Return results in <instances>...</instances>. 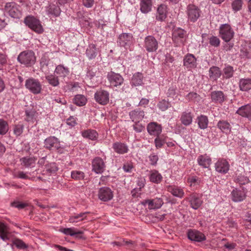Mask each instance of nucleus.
Instances as JSON below:
<instances>
[{
  "mask_svg": "<svg viewBox=\"0 0 251 251\" xmlns=\"http://www.w3.org/2000/svg\"><path fill=\"white\" fill-rule=\"evenodd\" d=\"M44 147L50 150H53L62 153L63 149L59 140L54 136H50L44 141Z\"/></svg>",
  "mask_w": 251,
  "mask_h": 251,
  "instance_id": "3",
  "label": "nucleus"
},
{
  "mask_svg": "<svg viewBox=\"0 0 251 251\" xmlns=\"http://www.w3.org/2000/svg\"><path fill=\"white\" fill-rule=\"evenodd\" d=\"M41 69L45 74H48L50 71L51 68H50V63L49 61L45 58H42L41 62Z\"/></svg>",
  "mask_w": 251,
  "mask_h": 251,
  "instance_id": "48",
  "label": "nucleus"
},
{
  "mask_svg": "<svg viewBox=\"0 0 251 251\" xmlns=\"http://www.w3.org/2000/svg\"><path fill=\"white\" fill-rule=\"evenodd\" d=\"M170 106L169 102L165 100L159 101L157 104L158 108L163 111L166 110Z\"/></svg>",
  "mask_w": 251,
  "mask_h": 251,
  "instance_id": "56",
  "label": "nucleus"
},
{
  "mask_svg": "<svg viewBox=\"0 0 251 251\" xmlns=\"http://www.w3.org/2000/svg\"><path fill=\"white\" fill-rule=\"evenodd\" d=\"M219 34L224 41L228 42L233 37L234 32L229 25L224 24L220 26Z\"/></svg>",
  "mask_w": 251,
  "mask_h": 251,
  "instance_id": "6",
  "label": "nucleus"
},
{
  "mask_svg": "<svg viewBox=\"0 0 251 251\" xmlns=\"http://www.w3.org/2000/svg\"><path fill=\"white\" fill-rule=\"evenodd\" d=\"M246 197V191L245 189H238L235 188L232 190L231 193V198L232 200L236 202H240L244 201Z\"/></svg>",
  "mask_w": 251,
  "mask_h": 251,
  "instance_id": "14",
  "label": "nucleus"
},
{
  "mask_svg": "<svg viewBox=\"0 0 251 251\" xmlns=\"http://www.w3.org/2000/svg\"><path fill=\"white\" fill-rule=\"evenodd\" d=\"M107 79L111 86L118 87L124 82V78L118 73L113 71L108 72L107 75Z\"/></svg>",
  "mask_w": 251,
  "mask_h": 251,
  "instance_id": "8",
  "label": "nucleus"
},
{
  "mask_svg": "<svg viewBox=\"0 0 251 251\" xmlns=\"http://www.w3.org/2000/svg\"><path fill=\"white\" fill-rule=\"evenodd\" d=\"M46 75V78L50 85L54 87L59 85V80L57 76L53 75Z\"/></svg>",
  "mask_w": 251,
  "mask_h": 251,
  "instance_id": "46",
  "label": "nucleus"
},
{
  "mask_svg": "<svg viewBox=\"0 0 251 251\" xmlns=\"http://www.w3.org/2000/svg\"><path fill=\"white\" fill-rule=\"evenodd\" d=\"M94 98L99 104L105 105L109 102V94L107 91L100 89L95 93Z\"/></svg>",
  "mask_w": 251,
  "mask_h": 251,
  "instance_id": "11",
  "label": "nucleus"
},
{
  "mask_svg": "<svg viewBox=\"0 0 251 251\" xmlns=\"http://www.w3.org/2000/svg\"><path fill=\"white\" fill-rule=\"evenodd\" d=\"M8 125L6 121L0 119V135H4L8 131Z\"/></svg>",
  "mask_w": 251,
  "mask_h": 251,
  "instance_id": "52",
  "label": "nucleus"
},
{
  "mask_svg": "<svg viewBox=\"0 0 251 251\" xmlns=\"http://www.w3.org/2000/svg\"><path fill=\"white\" fill-rule=\"evenodd\" d=\"M60 231L64 234L70 235L72 236H75V235L81 234L83 233L81 231L77 230L75 227L64 228L61 229Z\"/></svg>",
  "mask_w": 251,
  "mask_h": 251,
  "instance_id": "40",
  "label": "nucleus"
},
{
  "mask_svg": "<svg viewBox=\"0 0 251 251\" xmlns=\"http://www.w3.org/2000/svg\"><path fill=\"white\" fill-rule=\"evenodd\" d=\"M24 127L22 125L16 126L14 128V133L16 136H20L23 132Z\"/></svg>",
  "mask_w": 251,
  "mask_h": 251,
  "instance_id": "63",
  "label": "nucleus"
},
{
  "mask_svg": "<svg viewBox=\"0 0 251 251\" xmlns=\"http://www.w3.org/2000/svg\"><path fill=\"white\" fill-rule=\"evenodd\" d=\"M0 238L3 241L9 240V232L8 227L3 223H0Z\"/></svg>",
  "mask_w": 251,
  "mask_h": 251,
  "instance_id": "33",
  "label": "nucleus"
},
{
  "mask_svg": "<svg viewBox=\"0 0 251 251\" xmlns=\"http://www.w3.org/2000/svg\"><path fill=\"white\" fill-rule=\"evenodd\" d=\"M209 43L212 46L217 47L220 45V40L216 36H211L209 38Z\"/></svg>",
  "mask_w": 251,
  "mask_h": 251,
  "instance_id": "60",
  "label": "nucleus"
},
{
  "mask_svg": "<svg viewBox=\"0 0 251 251\" xmlns=\"http://www.w3.org/2000/svg\"><path fill=\"white\" fill-rule=\"evenodd\" d=\"M88 213V212H83L72 215L69 218V222L70 223L74 224L86 220Z\"/></svg>",
  "mask_w": 251,
  "mask_h": 251,
  "instance_id": "31",
  "label": "nucleus"
},
{
  "mask_svg": "<svg viewBox=\"0 0 251 251\" xmlns=\"http://www.w3.org/2000/svg\"><path fill=\"white\" fill-rule=\"evenodd\" d=\"M187 199L190 201L191 207L194 209L199 208L202 202L199 195L195 193L190 195Z\"/></svg>",
  "mask_w": 251,
  "mask_h": 251,
  "instance_id": "21",
  "label": "nucleus"
},
{
  "mask_svg": "<svg viewBox=\"0 0 251 251\" xmlns=\"http://www.w3.org/2000/svg\"><path fill=\"white\" fill-rule=\"evenodd\" d=\"M143 76L141 73H135L132 77L131 84L135 86L141 85L143 84Z\"/></svg>",
  "mask_w": 251,
  "mask_h": 251,
  "instance_id": "37",
  "label": "nucleus"
},
{
  "mask_svg": "<svg viewBox=\"0 0 251 251\" xmlns=\"http://www.w3.org/2000/svg\"><path fill=\"white\" fill-rule=\"evenodd\" d=\"M36 113L34 110H30L25 111V120L28 122L33 123L36 120Z\"/></svg>",
  "mask_w": 251,
  "mask_h": 251,
  "instance_id": "49",
  "label": "nucleus"
},
{
  "mask_svg": "<svg viewBox=\"0 0 251 251\" xmlns=\"http://www.w3.org/2000/svg\"><path fill=\"white\" fill-rule=\"evenodd\" d=\"M198 164L204 168H208L211 163V159L209 156L205 154L199 155L197 158Z\"/></svg>",
  "mask_w": 251,
  "mask_h": 251,
  "instance_id": "25",
  "label": "nucleus"
},
{
  "mask_svg": "<svg viewBox=\"0 0 251 251\" xmlns=\"http://www.w3.org/2000/svg\"><path fill=\"white\" fill-rule=\"evenodd\" d=\"M158 46L156 39L152 36H147L144 39V47L148 52L155 51Z\"/></svg>",
  "mask_w": 251,
  "mask_h": 251,
  "instance_id": "9",
  "label": "nucleus"
},
{
  "mask_svg": "<svg viewBox=\"0 0 251 251\" xmlns=\"http://www.w3.org/2000/svg\"><path fill=\"white\" fill-rule=\"evenodd\" d=\"M4 11L13 18L20 19L22 14L20 7L15 2H7L4 6Z\"/></svg>",
  "mask_w": 251,
  "mask_h": 251,
  "instance_id": "4",
  "label": "nucleus"
},
{
  "mask_svg": "<svg viewBox=\"0 0 251 251\" xmlns=\"http://www.w3.org/2000/svg\"><path fill=\"white\" fill-rule=\"evenodd\" d=\"M105 165L103 159L99 157L92 161V171L97 174H101L105 170Z\"/></svg>",
  "mask_w": 251,
  "mask_h": 251,
  "instance_id": "13",
  "label": "nucleus"
},
{
  "mask_svg": "<svg viewBox=\"0 0 251 251\" xmlns=\"http://www.w3.org/2000/svg\"><path fill=\"white\" fill-rule=\"evenodd\" d=\"M242 5V0H234L231 3L232 9L234 12L238 11L241 9Z\"/></svg>",
  "mask_w": 251,
  "mask_h": 251,
  "instance_id": "54",
  "label": "nucleus"
},
{
  "mask_svg": "<svg viewBox=\"0 0 251 251\" xmlns=\"http://www.w3.org/2000/svg\"><path fill=\"white\" fill-rule=\"evenodd\" d=\"M186 14L189 22L194 23L196 22L201 16L200 9L194 4H189L186 10Z\"/></svg>",
  "mask_w": 251,
  "mask_h": 251,
  "instance_id": "5",
  "label": "nucleus"
},
{
  "mask_svg": "<svg viewBox=\"0 0 251 251\" xmlns=\"http://www.w3.org/2000/svg\"><path fill=\"white\" fill-rule=\"evenodd\" d=\"M200 179L196 176H190L188 177L187 182L191 187H195L199 185Z\"/></svg>",
  "mask_w": 251,
  "mask_h": 251,
  "instance_id": "55",
  "label": "nucleus"
},
{
  "mask_svg": "<svg viewBox=\"0 0 251 251\" xmlns=\"http://www.w3.org/2000/svg\"><path fill=\"white\" fill-rule=\"evenodd\" d=\"M46 11L48 15H52L57 16L60 13V8L58 6L53 4H50L46 8Z\"/></svg>",
  "mask_w": 251,
  "mask_h": 251,
  "instance_id": "35",
  "label": "nucleus"
},
{
  "mask_svg": "<svg viewBox=\"0 0 251 251\" xmlns=\"http://www.w3.org/2000/svg\"><path fill=\"white\" fill-rule=\"evenodd\" d=\"M132 41V36L131 34L123 33L119 37V43L121 46L126 48Z\"/></svg>",
  "mask_w": 251,
  "mask_h": 251,
  "instance_id": "24",
  "label": "nucleus"
},
{
  "mask_svg": "<svg viewBox=\"0 0 251 251\" xmlns=\"http://www.w3.org/2000/svg\"><path fill=\"white\" fill-rule=\"evenodd\" d=\"M140 203L145 206H147L149 209H154L160 208L164 202L162 199L155 198L153 199L144 200L141 201Z\"/></svg>",
  "mask_w": 251,
  "mask_h": 251,
  "instance_id": "10",
  "label": "nucleus"
},
{
  "mask_svg": "<svg viewBox=\"0 0 251 251\" xmlns=\"http://www.w3.org/2000/svg\"><path fill=\"white\" fill-rule=\"evenodd\" d=\"M87 101V98L82 95H76L74 99V103L79 106H82L85 105Z\"/></svg>",
  "mask_w": 251,
  "mask_h": 251,
  "instance_id": "44",
  "label": "nucleus"
},
{
  "mask_svg": "<svg viewBox=\"0 0 251 251\" xmlns=\"http://www.w3.org/2000/svg\"><path fill=\"white\" fill-rule=\"evenodd\" d=\"M167 96L168 97H170L173 99H176L177 98V94L176 93V90L174 87L170 88L167 92Z\"/></svg>",
  "mask_w": 251,
  "mask_h": 251,
  "instance_id": "62",
  "label": "nucleus"
},
{
  "mask_svg": "<svg viewBox=\"0 0 251 251\" xmlns=\"http://www.w3.org/2000/svg\"><path fill=\"white\" fill-rule=\"evenodd\" d=\"M210 96L212 101L215 103H222L225 99L223 92L221 91H213L211 92Z\"/></svg>",
  "mask_w": 251,
  "mask_h": 251,
  "instance_id": "28",
  "label": "nucleus"
},
{
  "mask_svg": "<svg viewBox=\"0 0 251 251\" xmlns=\"http://www.w3.org/2000/svg\"><path fill=\"white\" fill-rule=\"evenodd\" d=\"M13 244L17 248L21 249H24L27 248V246L21 239H15L13 241Z\"/></svg>",
  "mask_w": 251,
  "mask_h": 251,
  "instance_id": "58",
  "label": "nucleus"
},
{
  "mask_svg": "<svg viewBox=\"0 0 251 251\" xmlns=\"http://www.w3.org/2000/svg\"><path fill=\"white\" fill-rule=\"evenodd\" d=\"M167 6L165 4H160L158 6L157 8L155 16L156 20L160 22L164 21L167 18Z\"/></svg>",
  "mask_w": 251,
  "mask_h": 251,
  "instance_id": "18",
  "label": "nucleus"
},
{
  "mask_svg": "<svg viewBox=\"0 0 251 251\" xmlns=\"http://www.w3.org/2000/svg\"><path fill=\"white\" fill-rule=\"evenodd\" d=\"M186 34V33L184 30L180 28H175L172 33L173 41L177 46L180 45L183 43Z\"/></svg>",
  "mask_w": 251,
  "mask_h": 251,
  "instance_id": "12",
  "label": "nucleus"
},
{
  "mask_svg": "<svg viewBox=\"0 0 251 251\" xmlns=\"http://www.w3.org/2000/svg\"><path fill=\"white\" fill-rule=\"evenodd\" d=\"M140 9L143 13H148L151 10L152 0H140Z\"/></svg>",
  "mask_w": 251,
  "mask_h": 251,
  "instance_id": "27",
  "label": "nucleus"
},
{
  "mask_svg": "<svg viewBox=\"0 0 251 251\" xmlns=\"http://www.w3.org/2000/svg\"><path fill=\"white\" fill-rule=\"evenodd\" d=\"M99 199L104 201L111 200L113 197L111 190L107 187L100 188L98 194Z\"/></svg>",
  "mask_w": 251,
  "mask_h": 251,
  "instance_id": "15",
  "label": "nucleus"
},
{
  "mask_svg": "<svg viewBox=\"0 0 251 251\" xmlns=\"http://www.w3.org/2000/svg\"><path fill=\"white\" fill-rule=\"evenodd\" d=\"M21 164L26 167H33L36 160L33 157H24L21 159Z\"/></svg>",
  "mask_w": 251,
  "mask_h": 251,
  "instance_id": "45",
  "label": "nucleus"
},
{
  "mask_svg": "<svg viewBox=\"0 0 251 251\" xmlns=\"http://www.w3.org/2000/svg\"><path fill=\"white\" fill-rule=\"evenodd\" d=\"M166 142V138L163 135L156 136L154 139V144L157 149L162 148Z\"/></svg>",
  "mask_w": 251,
  "mask_h": 251,
  "instance_id": "50",
  "label": "nucleus"
},
{
  "mask_svg": "<svg viewBox=\"0 0 251 251\" xmlns=\"http://www.w3.org/2000/svg\"><path fill=\"white\" fill-rule=\"evenodd\" d=\"M223 71V77L226 78L232 77L234 72L233 67L230 66L225 67Z\"/></svg>",
  "mask_w": 251,
  "mask_h": 251,
  "instance_id": "53",
  "label": "nucleus"
},
{
  "mask_svg": "<svg viewBox=\"0 0 251 251\" xmlns=\"http://www.w3.org/2000/svg\"><path fill=\"white\" fill-rule=\"evenodd\" d=\"M55 73L60 77H65L68 75L69 71L68 68L62 65H58L55 68Z\"/></svg>",
  "mask_w": 251,
  "mask_h": 251,
  "instance_id": "43",
  "label": "nucleus"
},
{
  "mask_svg": "<svg viewBox=\"0 0 251 251\" xmlns=\"http://www.w3.org/2000/svg\"><path fill=\"white\" fill-rule=\"evenodd\" d=\"M25 86L30 92L34 94H39L42 89V86L38 80L30 78L25 81Z\"/></svg>",
  "mask_w": 251,
  "mask_h": 251,
  "instance_id": "7",
  "label": "nucleus"
},
{
  "mask_svg": "<svg viewBox=\"0 0 251 251\" xmlns=\"http://www.w3.org/2000/svg\"><path fill=\"white\" fill-rule=\"evenodd\" d=\"M148 133L152 136H158L162 132V126L156 122L149 123L147 127Z\"/></svg>",
  "mask_w": 251,
  "mask_h": 251,
  "instance_id": "17",
  "label": "nucleus"
},
{
  "mask_svg": "<svg viewBox=\"0 0 251 251\" xmlns=\"http://www.w3.org/2000/svg\"><path fill=\"white\" fill-rule=\"evenodd\" d=\"M17 59L21 64L26 66H31L35 63L36 58L32 51L27 50L20 53Z\"/></svg>",
  "mask_w": 251,
  "mask_h": 251,
  "instance_id": "2",
  "label": "nucleus"
},
{
  "mask_svg": "<svg viewBox=\"0 0 251 251\" xmlns=\"http://www.w3.org/2000/svg\"><path fill=\"white\" fill-rule=\"evenodd\" d=\"M45 169L47 172L51 173L56 172L57 170V167L54 163L46 164Z\"/></svg>",
  "mask_w": 251,
  "mask_h": 251,
  "instance_id": "57",
  "label": "nucleus"
},
{
  "mask_svg": "<svg viewBox=\"0 0 251 251\" xmlns=\"http://www.w3.org/2000/svg\"><path fill=\"white\" fill-rule=\"evenodd\" d=\"M215 170L221 174H226L229 169V164L225 159H219L215 164Z\"/></svg>",
  "mask_w": 251,
  "mask_h": 251,
  "instance_id": "16",
  "label": "nucleus"
},
{
  "mask_svg": "<svg viewBox=\"0 0 251 251\" xmlns=\"http://www.w3.org/2000/svg\"><path fill=\"white\" fill-rule=\"evenodd\" d=\"M168 191L174 196L182 198L184 195V192L181 188L176 186H169Z\"/></svg>",
  "mask_w": 251,
  "mask_h": 251,
  "instance_id": "34",
  "label": "nucleus"
},
{
  "mask_svg": "<svg viewBox=\"0 0 251 251\" xmlns=\"http://www.w3.org/2000/svg\"><path fill=\"white\" fill-rule=\"evenodd\" d=\"M199 127L202 129H204L207 127L208 124V118L204 115H201L197 119Z\"/></svg>",
  "mask_w": 251,
  "mask_h": 251,
  "instance_id": "38",
  "label": "nucleus"
},
{
  "mask_svg": "<svg viewBox=\"0 0 251 251\" xmlns=\"http://www.w3.org/2000/svg\"><path fill=\"white\" fill-rule=\"evenodd\" d=\"M149 157L151 165H155L157 164L158 160V157L157 155L152 154H151Z\"/></svg>",
  "mask_w": 251,
  "mask_h": 251,
  "instance_id": "64",
  "label": "nucleus"
},
{
  "mask_svg": "<svg viewBox=\"0 0 251 251\" xmlns=\"http://www.w3.org/2000/svg\"><path fill=\"white\" fill-rule=\"evenodd\" d=\"M86 56L89 59H94L97 55L96 47L94 44L89 45L86 51Z\"/></svg>",
  "mask_w": 251,
  "mask_h": 251,
  "instance_id": "41",
  "label": "nucleus"
},
{
  "mask_svg": "<svg viewBox=\"0 0 251 251\" xmlns=\"http://www.w3.org/2000/svg\"><path fill=\"white\" fill-rule=\"evenodd\" d=\"M183 65L187 69L195 68L197 66V59L190 53L186 54L183 59Z\"/></svg>",
  "mask_w": 251,
  "mask_h": 251,
  "instance_id": "20",
  "label": "nucleus"
},
{
  "mask_svg": "<svg viewBox=\"0 0 251 251\" xmlns=\"http://www.w3.org/2000/svg\"><path fill=\"white\" fill-rule=\"evenodd\" d=\"M81 135L85 138L91 140H96L98 139V133L94 129H88L81 131Z\"/></svg>",
  "mask_w": 251,
  "mask_h": 251,
  "instance_id": "29",
  "label": "nucleus"
},
{
  "mask_svg": "<svg viewBox=\"0 0 251 251\" xmlns=\"http://www.w3.org/2000/svg\"><path fill=\"white\" fill-rule=\"evenodd\" d=\"M218 127L223 132L227 133L230 131L231 126L230 124L226 121H220L217 124Z\"/></svg>",
  "mask_w": 251,
  "mask_h": 251,
  "instance_id": "36",
  "label": "nucleus"
},
{
  "mask_svg": "<svg viewBox=\"0 0 251 251\" xmlns=\"http://www.w3.org/2000/svg\"><path fill=\"white\" fill-rule=\"evenodd\" d=\"M209 73L210 77L214 80L217 79L221 75L220 69L215 66L211 67L209 69Z\"/></svg>",
  "mask_w": 251,
  "mask_h": 251,
  "instance_id": "42",
  "label": "nucleus"
},
{
  "mask_svg": "<svg viewBox=\"0 0 251 251\" xmlns=\"http://www.w3.org/2000/svg\"><path fill=\"white\" fill-rule=\"evenodd\" d=\"M113 149L114 151L119 154H124L127 152L128 148L127 146L121 142H116L113 144Z\"/></svg>",
  "mask_w": 251,
  "mask_h": 251,
  "instance_id": "26",
  "label": "nucleus"
},
{
  "mask_svg": "<svg viewBox=\"0 0 251 251\" xmlns=\"http://www.w3.org/2000/svg\"><path fill=\"white\" fill-rule=\"evenodd\" d=\"M234 178L235 181L240 185H245L249 182V179L243 175H237Z\"/></svg>",
  "mask_w": 251,
  "mask_h": 251,
  "instance_id": "51",
  "label": "nucleus"
},
{
  "mask_svg": "<svg viewBox=\"0 0 251 251\" xmlns=\"http://www.w3.org/2000/svg\"><path fill=\"white\" fill-rule=\"evenodd\" d=\"M7 55L5 53L0 52V69L1 70L2 67L7 64Z\"/></svg>",
  "mask_w": 251,
  "mask_h": 251,
  "instance_id": "59",
  "label": "nucleus"
},
{
  "mask_svg": "<svg viewBox=\"0 0 251 251\" xmlns=\"http://www.w3.org/2000/svg\"><path fill=\"white\" fill-rule=\"evenodd\" d=\"M188 237L190 240L196 242H201L205 239V236L203 233L194 230H191L188 231Z\"/></svg>",
  "mask_w": 251,
  "mask_h": 251,
  "instance_id": "22",
  "label": "nucleus"
},
{
  "mask_svg": "<svg viewBox=\"0 0 251 251\" xmlns=\"http://www.w3.org/2000/svg\"><path fill=\"white\" fill-rule=\"evenodd\" d=\"M240 89L242 91H248L251 89V79H241L239 82Z\"/></svg>",
  "mask_w": 251,
  "mask_h": 251,
  "instance_id": "39",
  "label": "nucleus"
},
{
  "mask_svg": "<svg viewBox=\"0 0 251 251\" xmlns=\"http://www.w3.org/2000/svg\"><path fill=\"white\" fill-rule=\"evenodd\" d=\"M236 113L240 116L251 120V103L239 107Z\"/></svg>",
  "mask_w": 251,
  "mask_h": 251,
  "instance_id": "23",
  "label": "nucleus"
},
{
  "mask_svg": "<svg viewBox=\"0 0 251 251\" xmlns=\"http://www.w3.org/2000/svg\"><path fill=\"white\" fill-rule=\"evenodd\" d=\"M85 174L79 170H75L71 172V177L76 180H82L85 177Z\"/></svg>",
  "mask_w": 251,
  "mask_h": 251,
  "instance_id": "47",
  "label": "nucleus"
},
{
  "mask_svg": "<svg viewBox=\"0 0 251 251\" xmlns=\"http://www.w3.org/2000/svg\"><path fill=\"white\" fill-rule=\"evenodd\" d=\"M180 120L185 126L190 125L193 121V116L191 112H184L181 114Z\"/></svg>",
  "mask_w": 251,
  "mask_h": 251,
  "instance_id": "32",
  "label": "nucleus"
},
{
  "mask_svg": "<svg viewBox=\"0 0 251 251\" xmlns=\"http://www.w3.org/2000/svg\"><path fill=\"white\" fill-rule=\"evenodd\" d=\"M129 116L133 123H140L145 117V112L143 110L137 109L131 111L129 113Z\"/></svg>",
  "mask_w": 251,
  "mask_h": 251,
  "instance_id": "19",
  "label": "nucleus"
},
{
  "mask_svg": "<svg viewBox=\"0 0 251 251\" xmlns=\"http://www.w3.org/2000/svg\"><path fill=\"white\" fill-rule=\"evenodd\" d=\"M133 128L134 130L137 133H140L145 129V126L140 123H134Z\"/></svg>",
  "mask_w": 251,
  "mask_h": 251,
  "instance_id": "61",
  "label": "nucleus"
},
{
  "mask_svg": "<svg viewBox=\"0 0 251 251\" xmlns=\"http://www.w3.org/2000/svg\"><path fill=\"white\" fill-rule=\"evenodd\" d=\"M149 177L151 182L156 184L160 183L163 178L161 174L156 170L151 171Z\"/></svg>",
  "mask_w": 251,
  "mask_h": 251,
  "instance_id": "30",
  "label": "nucleus"
},
{
  "mask_svg": "<svg viewBox=\"0 0 251 251\" xmlns=\"http://www.w3.org/2000/svg\"><path fill=\"white\" fill-rule=\"evenodd\" d=\"M24 23L28 27L38 34H41L44 31L40 21L33 16H27L25 19Z\"/></svg>",
  "mask_w": 251,
  "mask_h": 251,
  "instance_id": "1",
  "label": "nucleus"
}]
</instances>
